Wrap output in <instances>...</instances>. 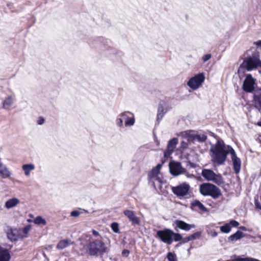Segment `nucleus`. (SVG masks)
I'll list each match as a JSON object with an SVG mask.
<instances>
[{"instance_id":"nucleus-46","label":"nucleus","mask_w":261,"mask_h":261,"mask_svg":"<svg viewBox=\"0 0 261 261\" xmlns=\"http://www.w3.org/2000/svg\"><path fill=\"white\" fill-rule=\"evenodd\" d=\"M254 44H255L257 46L261 47V40H259L258 41L255 42Z\"/></svg>"},{"instance_id":"nucleus-51","label":"nucleus","mask_w":261,"mask_h":261,"mask_svg":"<svg viewBox=\"0 0 261 261\" xmlns=\"http://www.w3.org/2000/svg\"><path fill=\"white\" fill-rule=\"evenodd\" d=\"M181 245V244H179V243H178V244L176 245V246H180V245Z\"/></svg>"},{"instance_id":"nucleus-33","label":"nucleus","mask_w":261,"mask_h":261,"mask_svg":"<svg viewBox=\"0 0 261 261\" xmlns=\"http://www.w3.org/2000/svg\"><path fill=\"white\" fill-rule=\"evenodd\" d=\"M31 229V227L30 225H27L24 228H23L21 230V234H22L23 238H25L27 237L28 232Z\"/></svg>"},{"instance_id":"nucleus-6","label":"nucleus","mask_w":261,"mask_h":261,"mask_svg":"<svg viewBox=\"0 0 261 261\" xmlns=\"http://www.w3.org/2000/svg\"><path fill=\"white\" fill-rule=\"evenodd\" d=\"M205 79L204 73L203 72L199 73L189 80L187 85L193 90H197L203 85Z\"/></svg>"},{"instance_id":"nucleus-41","label":"nucleus","mask_w":261,"mask_h":261,"mask_svg":"<svg viewBox=\"0 0 261 261\" xmlns=\"http://www.w3.org/2000/svg\"><path fill=\"white\" fill-rule=\"evenodd\" d=\"M207 232L208 235L212 236L213 238L216 237L218 236V233L216 231L207 230Z\"/></svg>"},{"instance_id":"nucleus-38","label":"nucleus","mask_w":261,"mask_h":261,"mask_svg":"<svg viewBox=\"0 0 261 261\" xmlns=\"http://www.w3.org/2000/svg\"><path fill=\"white\" fill-rule=\"evenodd\" d=\"M255 101L261 106V93L254 97Z\"/></svg>"},{"instance_id":"nucleus-26","label":"nucleus","mask_w":261,"mask_h":261,"mask_svg":"<svg viewBox=\"0 0 261 261\" xmlns=\"http://www.w3.org/2000/svg\"><path fill=\"white\" fill-rule=\"evenodd\" d=\"M127 113H130L129 112L125 111V117H124V124L126 126H131L134 125L135 122V119L134 116L129 117L127 115Z\"/></svg>"},{"instance_id":"nucleus-12","label":"nucleus","mask_w":261,"mask_h":261,"mask_svg":"<svg viewBox=\"0 0 261 261\" xmlns=\"http://www.w3.org/2000/svg\"><path fill=\"white\" fill-rule=\"evenodd\" d=\"M123 214L132 222L133 225H140L141 224L140 218L136 215L133 211L126 210L124 211Z\"/></svg>"},{"instance_id":"nucleus-42","label":"nucleus","mask_w":261,"mask_h":261,"mask_svg":"<svg viewBox=\"0 0 261 261\" xmlns=\"http://www.w3.org/2000/svg\"><path fill=\"white\" fill-rule=\"evenodd\" d=\"M80 215V213L78 211H73L70 213V216L74 217H78Z\"/></svg>"},{"instance_id":"nucleus-27","label":"nucleus","mask_w":261,"mask_h":261,"mask_svg":"<svg viewBox=\"0 0 261 261\" xmlns=\"http://www.w3.org/2000/svg\"><path fill=\"white\" fill-rule=\"evenodd\" d=\"M125 117V112L119 114L116 119L115 122L116 125L119 127H123V121L124 117Z\"/></svg>"},{"instance_id":"nucleus-32","label":"nucleus","mask_w":261,"mask_h":261,"mask_svg":"<svg viewBox=\"0 0 261 261\" xmlns=\"http://www.w3.org/2000/svg\"><path fill=\"white\" fill-rule=\"evenodd\" d=\"M220 230L225 233H228L230 232L231 230V227L230 226V224L226 223L225 225L221 226L220 227Z\"/></svg>"},{"instance_id":"nucleus-29","label":"nucleus","mask_w":261,"mask_h":261,"mask_svg":"<svg viewBox=\"0 0 261 261\" xmlns=\"http://www.w3.org/2000/svg\"><path fill=\"white\" fill-rule=\"evenodd\" d=\"M194 135V134H192V130H187L181 133L182 137L185 139H187L188 141H192Z\"/></svg>"},{"instance_id":"nucleus-40","label":"nucleus","mask_w":261,"mask_h":261,"mask_svg":"<svg viewBox=\"0 0 261 261\" xmlns=\"http://www.w3.org/2000/svg\"><path fill=\"white\" fill-rule=\"evenodd\" d=\"M212 56L211 54H206L204 56H203L202 58V60L203 62H205L207 61L208 60H210Z\"/></svg>"},{"instance_id":"nucleus-28","label":"nucleus","mask_w":261,"mask_h":261,"mask_svg":"<svg viewBox=\"0 0 261 261\" xmlns=\"http://www.w3.org/2000/svg\"><path fill=\"white\" fill-rule=\"evenodd\" d=\"M207 139V136L204 134H199V135H194L193 137L192 142L194 143L195 142H197L199 143H202L204 142Z\"/></svg>"},{"instance_id":"nucleus-5","label":"nucleus","mask_w":261,"mask_h":261,"mask_svg":"<svg viewBox=\"0 0 261 261\" xmlns=\"http://www.w3.org/2000/svg\"><path fill=\"white\" fill-rule=\"evenodd\" d=\"M201 175L206 180L213 182L218 185L224 183L222 175L215 173L212 170L203 169L201 172Z\"/></svg>"},{"instance_id":"nucleus-45","label":"nucleus","mask_w":261,"mask_h":261,"mask_svg":"<svg viewBox=\"0 0 261 261\" xmlns=\"http://www.w3.org/2000/svg\"><path fill=\"white\" fill-rule=\"evenodd\" d=\"M255 205L257 208L261 210V203H260L258 201H256L255 202Z\"/></svg>"},{"instance_id":"nucleus-10","label":"nucleus","mask_w":261,"mask_h":261,"mask_svg":"<svg viewBox=\"0 0 261 261\" xmlns=\"http://www.w3.org/2000/svg\"><path fill=\"white\" fill-rule=\"evenodd\" d=\"M169 169L171 174L178 176L185 172V169L182 167L179 162L172 161L169 163Z\"/></svg>"},{"instance_id":"nucleus-50","label":"nucleus","mask_w":261,"mask_h":261,"mask_svg":"<svg viewBox=\"0 0 261 261\" xmlns=\"http://www.w3.org/2000/svg\"><path fill=\"white\" fill-rule=\"evenodd\" d=\"M257 124H258V125L259 126H261V122H258V123H257Z\"/></svg>"},{"instance_id":"nucleus-17","label":"nucleus","mask_w":261,"mask_h":261,"mask_svg":"<svg viewBox=\"0 0 261 261\" xmlns=\"http://www.w3.org/2000/svg\"><path fill=\"white\" fill-rule=\"evenodd\" d=\"M12 173L6 165L0 162V176L2 178H9Z\"/></svg>"},{"instance_id":"nucleus-1","label":"nucleus","mask_w":261,"mask_h":261,"mask_svg":"<svg viewBox=\"0 0 261 261\" xmlns=\"http://www.w3.org/2000/svg\"><path fill=\"white\" fill-rule=\"evenodd\" d=\"M231 149H233L232 147L226 145L223 141L218 140L216 144L211 145L210 150L212 161L218 165L224 164Z\"/></svg>"},{"instance_id":"nucleus-35","label":"nucleus","mask_w":261,"mask_h":261,"mask_svg":"<svg viewBox=\"0 0 261 261\" xmlns=\"http://www.w3.org/2000/svg\"><path fill=\"white\" fill-rule=\"evenodd\" d=\"M167 257L169 261H176V255L173 253L169 252Z\"/></svg>"},{"instance_id":"nucleus-14","label":"nucleus","mask_w":261,"mask_h":261,"mask_svg":"<svg viewBox=\"0 0 261 261\" xmlns=\"http://www.w3.org/2000/svg\"><path fill=\"white\" fill-rule=\"evenodd\" d=\"M8 239L11 241H15L19 239L23 238L22 234H21L20 229L11 228L7 232Z\"/></svg>"},{"instance_id":"nucleus-11","label":"nucleus","mask_w":261,"mask_h":261,"mask_svg":"<svg viewBox=\"0 0 261 261\" xmlns=\"http://www.w3.org/2000/svg\"><path fill=\"white\" fill-rule=\"evenodd\" d=\"M255 79L250 74L246 75L243 85V90L247 92H251L254 90Z\"/></svg>"},{"instance_id":"nucleus-18","label":"nucleus","mask_w":261,"mask_h":261,"mask_svg":"<svg viewBox=\"0 0 261 261\" xmlns=\"http://www.w3.org/2000/svg\"><path fill=\"white\" fill-rule=\"evenodd\" d=\"M20 202V200L16 198L13 197L7 200L5 203V207L7 209H10L16 207Z\"/></svg>"},{"instance_id":"nucleus-43","label":"nucleus","mask_w":261,"mask_h":261,"mask_svg":"<svg viewBox=\"0 0 261 261\" xmlns=\"http://www.w3.org/2000/svg\"><path fill=\"white\" fill-rule=\"evenodd\" d=\"M45 120L43 117H39L37 120V124L39 125H42L44 123Z\"/></svg>"},{"instance_id":"nucleus-19","label":"nucleus","mask_w":261,"mask_h":261,"mask_svg":"<svg viewBox=\"0 0 261 261\" xmlns=\"http://www.w3.org/2000/svg\"><path fill=\"white\" fill-rule=\"evenodd\" d=\"M191 205L192 207L196 208V210L200 211L203 213L208 212L207 208L198 200H193Z\"/></svg>"},{"instance_id":"nucleus-13","label":"nucleus","mask_w":261,"mask_h":261,"mask_svg":"<svg viewBox=\"0 0 261 261\" xmlns=\"http://www.w3.org/2000/svg\"><path fill=\"white\" fill-rule=\"evenodd\" d=\"M230 155L232 161L233 168L235 173L238 174L240 172L241 169V160L237 156L236 152L233 149H231Z\"/></svg>"},{"instance_id":"nucleus-44","label":"nucleus","mask_w":261,"mask_h":261,"mask_svg":"<svg viewBox=\"0 0 261 261\" xmlns=\"http://www.w3.org/2000/svg\"><path fill=\"white\" fill-rule=\"evenodd\" d=\"M129 253L130 252L128 250L124 249L122 252V254L123 256L127 257L129 255Z\"/></svg>"},{"instance_id":"nucleus-2","label":"nucleus","mask_w":261,"mask_h":261,"mask_svg":"<svg viewBox=\"0 0 261 261\" xmlns=\"http://www.w3.org/2000/svg\"><path fill=\"white\" fill-rule=\"evenodd\" d=\"M86 249L91 256L102 254L107 251V247L102 239H94L92 237L87 241Z\"/></svg>"},{"instance_id":"nucleus-31","label":"nucleus","mask_w":261,"mask_h":261,"mask_svg":"<svg viewBox=\"0 0 261 261\" xmlns=\"http://www.w3.org/2000/svg\"><path fill=\"white\" fill-rule=\"evenodd\" d=\"M34 222L37 225H45L46 224V220L41 216H37L34 220Z\"/></svg>"},{"instance_id":"nucleus-3","label":"nucleus","mask_w":261,"mask_h":261,"mask_svg":"<svg viewBox=\"0 0 261 261\" xmlns=\"http://www.w3.org/2000/svg\"><path fill=\"white\" fill-rule=\"evenodd\" d=\"M199 192L202 196H211L214 199L218 198L221 195L220 189L209 182H205L200 185Z\"/></svg>"},{"instance_id":"nucleus-37","label":"nucleus","mask_w":261,"mask_h":261,"mask_svg":"<svg viewBox=\"0 0 261 261\" xmlns=\"http://www.w3.org/2000/svg\"><path fill=\"white\" fill-rule=\"evenodd\" d=\"M92 233L93 235L95 237L94 239H102L101 236L100 235L98 231H96L95 229L92 230Z\"/></svg>"},{"instance_id":"nucleus-34","label":"nucleus","mask_w":261,"mask_h":261,"mask_svg":"<svg viewBox=\"0 0 261 261\" xmlns=\"http://www.w3.org/2000/svg\"><path fill=\"white\" fill-rule=\"evenodd\" d=\"M184 239L182 238V236L178 233H174L173 232V241H174L175 242H178L179 241H182Z\"/></svg>"},{"instance_id":"nucleus-23","label":"nucleus","mask_w":261,"mask_h":261,"mask_svg":"<svg viewBox=\"0 0 261 261\" xmlns=\"http://www.w3.org/2000/svg\"><path fill=\"white\" fill-rule=\"evenodd\" d=\"M245 235L244 233L238 230L236 233H233V234L230 236L228 239L229 242H236L237 240L244 237Z\"/></svg>"},{"instance_id":"nucleus-21","label":"nucleus","mask_w":261,"mask_h":261,"mask_svg":"<svg viewBox=\"0 0 261 261\" xmlns=\"http://www.w3.org/2000/svg\"><path fill=\"white\" fill-rule=\"evenodd\" d=\"M201 234V231H198L194 233L193 234L184 238L181 242L179 243V244H183L186 243L190 241L194 240L199 239Z\"/></svg>"},{"instance_id":"nucleus-9","label":"nucleus","mask_w":261,"mask_h":261,"mask_svg":"<svg viewBox=\"0 0 261 261\" xmlns=\"http://www.w3.org/2000/svg\"><path fill=\"white\" fill-rule=\"evenodd\" d=\"M163 164V163L158 164L154 168H152L151 171L148 173L149 181L152 182L154 188H155L156 181L158 182L159 184H161L162 182V180L158 175Z\"/></svg>"},{"instance_id":"nucleus-30","label":"nucleus","mask_w":261,"mask_h":261,"mask_svg":"<svg viewBox=\"0 0 261 261\" xmlns=\"http://www.w3.org/2000/svg\"><path fill=\"white\" fill-rule=\"evenodd\" d=\"M13 101V98L12 96H9L3 102V108L8 109L12 105Z\"/></svg>"},{"instance_id":"nucleus-20","label":"nucleus","mask_w":261,"mask_h":261,"mask_svg":"<svg viewBox=\"0 0 261 261\" xmlns=\"http://www.w3.org/2000/svg\"><path fill=\"white\" fill-rule=\"evenodd\" d=\"M10 258L9 251L0 246V261H10Z\"/></svg>"},{"instance_id":"nucleus-39","label":"nucleus","mask_w":261,"mask_h":261,"mask_svg":"<svg viewBox=\"0 0 261 261\" xmlns=\"http://www.w3.org/2000/svg\"><path fill=\"white\" fill-rule=\"evenodd\" d=\"M228 223L230 224V226L231 227L232 226V227H237L239 225V223L238 221L234 220H230V222Z\"/></svg>"},{"instance_id":"nucleus-8","label":"nucleus","mask_w":261,"mask_h":261,"mask_svg":"<svg viewBox=\"0 0 261 261\" xmlns=\"http://www.w3.org/2000/svg\"><path fill=\"white\" fill-rule=\"evenodd\" d=\"M173 231L168 228L158 230L156 232L157 237H158L162 242L168 245H171L173 242Z\"/></svg>"},{"instance_id":"nucleus-22","label":"nucleus","mask_w":261,"mask_h":261,"mask_svg":"<svg viewBox=\"0 0 261 261\" xmlns=\"http://www.w3.org/2000/svg\"><path fill=\"white\" fill-rule=\"evenodd\" d=\"M72 244L73 242L69 239L61 240L57 244V248L59 250H62Z\"/></svg>"},{"instance_id":"nucleus-36","label":"nucleus","mask_w":261,"mask_h":261,"mask_svg":"<svg viewBox=\"0 0 261 261\" xmlns=\"http://www.w3.org/2000/svg\"><path fill=\"white\" fill-rule=\"evenodd\" d=\"M111 228L115 233H118L119 231V225L116 222H113L111 224Z\"/></svg>"},{"instance_id":"nucleus-25","label":"nucleus","mask_w":261,"mask_h":261,"mask_svg":"<svg viewBox=\"0 0 261 261\" xmlns=\"http://www.w3.org/2000/svg\"><path fill=\"white\" fill-rule=\"evenodd\" d=\"M35 165L33 164H24L22 166V169L24 171L25 176H29L31 171L35 169Z\"/></svg>"},{"instance_id":"nucleus-24","label":"nucleus","mask_w":261,"mask_h":261,"mask_svg":"<svg viewBox=\"0 0 261 261\" xmlns=\"http://www.w3.org/2000/svg\"><path fill=\"white\" fill-rule=\"evenodd\" d=\"M167 110L165 109L161 103L159 104L158 110V114H157V121L158 123L162 119L164 115L166 113Z\"/></svg>"},{"instance_id":"nucleus-48","label":"nucleus","mask_w":261,"mask_h":261,"mask_svg":"<svg viewBox=\"0 0 261 261\" xmlns=\"http://www.w3.org/2000/svg\"><path fill=\"white\" fill-rule=\"evenodd\" d=\"M182 145L183 146L184 148H186L187 147V144L185 143L184 141L182 142Z\"/></svg>"},{"instance_id":"nucleus-52","label":"nucleus","mask_w":261,"mask_h":261,"mask_svg":"<svg viewBox=\"0 0 261 261\" xmlns=\"http://www.w3.org/2000/svg\"><path fill=\"white\" fill-rule=\"evenodd\" d=\"M84 211H85L86 213H88L87 211L85 210H84Z\"/></svg>"},{"instance_id":"nucleus-16","label":"nucleus","mask_w":261,"mask_h":261,"mask_svg":"<svg viewBox=\"0 0 261 261\" xmlns=\"http://www.w3.org/2000/svg\"><path fill=\"white\" fill-rule=\"evenodd\" d=\"M174 224L175 225L176 228H178L179 229L185 230L189 231L192 228H194L195 227V225L194 224H189L185 222L176 220L174 221Z\"/></svg>"},{"instance_id":"nucleus-49","label":"nucleus","mask_w":261,"mask_h":261,"mask_svg":"<svg viewBox=\"0 0 261 261\" xmlns=\"http://www.w3.org/2000/svg\"><path fill=\"white\" fill-rule=\"evenodd\" d=\"M102 41H103V39L102 38H99L98 40H97L96 42H101Z\"/></svg>"},{"instance_id":"nucleus-47","label":"nucleus","mask_w":261,"mask_h":261,"mask_svg":"<svg viewBox=\"0 0 261 261\" xmlns=\"http://www.w3.org/2000/svg\"><path fill=\"white\" fill-rule=\"evenodd\" d=\"M240 229L244 231H246L247 230V228L245 226H241L240 227Z\"/></svg>"},{"instance_id":"nucleus-7","label":"nucleus","mask_w":261,"mask_h":261,"mask_svg":"<svg viewBox=\"0 0 261 261\" xmlns=\"http://www.w3.org/2000/svg\"><path fill=\"white\" fill-rule=\"evenodd\" d=\"M172 191L177 197L187 198L190 195V186L189 184L183 182L178 186L172 187Z\"/></svg>"},{"instance_id":"nucleus-15","label":"nucleus","mask_w":261,"mask_h":261,"mask_svg":"<svg viewBox=\"0 0 261 261\" xmlns=\"http://www.w3.org/2000/svg\"><path fill=\"white\" fill-rule=\"evenodd\" d=\"M177 143L178 139L176 138H174L169 141L167 145V149L164 152L165 157L168 158L173 153Z\"/></svg>"},{"instance_id":"nucleus-4","label":"nucleus","mask_w":261,"mask_h":261,"mask_svg":"<svg viewBox=\"0 0 261 261\" xmlns=\"http://www.w3.org/2000/svg\"><path fill=\"white\" fill-rule=\"evenodd\" d=\"M261 67V61L255 56H252L247 58L240 65L238 72H243L246 69L248 71H251L258 67Z\"/></svg>"}]
</instances>
